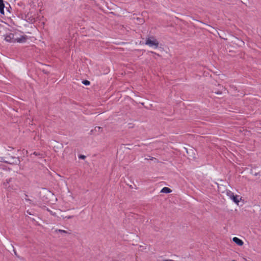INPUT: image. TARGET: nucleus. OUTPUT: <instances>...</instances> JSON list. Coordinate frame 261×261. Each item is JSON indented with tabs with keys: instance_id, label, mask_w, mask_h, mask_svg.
Instances as JSON below:
<instances>
[{
	"instance_id": "obj_1",
	"label": "nucleus",
	"mask_w": 261,
	"mask_h": 261,
	"mask_svg": "<svg viewBox=\"0 0 261 261\" xmlns=\"http://www.w3.org/2000/svg\"><path fill=\"white\" fill-rule=\"evenodd\" d=\"M145 44L150 47H154L156 48L159 46V41L153 36L147 38L145 40Z\"/></svg>"
},
{
	"instance_id": "obj_2",
	"label": "nucleus",
	"mask_w": 261,
	"mask_h": 261,
	"mask_svg": "<svg viewBox=\"0 0 261 261\" xmlns=\"http://www.w3.org/2000/svg\"><path fill=\"white\" fill-rule=\"evenodd\" d=\"M227 195L234 202L239 204L240 202V200L241 199V197L240 196L237 195H234L233 192L230 191H228L226 192Z\"/></svg>"
},
{
	"instance_id": "obj_3",
	"label": "nucleus",
	"mask_w": 261,
	"mask_h": 261,
	"mask_svg": "<svg viewBox=\"0 0 261 261\" xmlns=\"http://www.w3.org/2000/svg\"><path fill=\"white\" fill-rule=\"evenodd\" d=\"M5 39L6 41L9 42H15V38H14V34L13 33H9L6 34L5 36Z\"/></svg>"
},
{
	"instance_id": "obj_4",
	"label": "nucleus",
	"mask_w": 261,
	"mask_h": 261,
	"mask_svg": "<svg viewBox=\"0 0 261 261\" xmlns=\"http://www.w3.org/2000/svg\"><path fill=\"white\" fill-rule=\"evenodd\" d=\"M12 159H13V162L8 161H4V162L10 164H17L20 162V160L19 159V158L16 157H12Z\"/></svg>"
},
{
	"instance_id": "obj_5",
	"label": "nucleus",
	"mask_w": 261,
	"mask_h": 261,
	"mask_svg": "<svg viewBox=\"0 0 261 261\" xmlns=\"http://www.w3.org/2000/svg\"><path fill=\"white\" fill-rule=\"evenodd\" d=\"M233 241L239 246H242L244 244L242 240L237 237H234L232 239Z\"/></svg>"
},
{
	"instance_id": "obj_6",
	"label": "nucleus",
	"mask_w": 261,
	"mask_h": 261,
	"mask_svg": "<svg viewBox=\"0 0 261 261\" xmlns=\"http://www.w3.org/2000/svg\"><path fill=\"white\" fill-rule=\"evenodd\" d=\"M102 132V128L100 126H96L94 129L91 130V134H95V133H100Z\"/></svg>"
},
{
	"instance_id": "obj_7",
	"label": "nucleus",
	"mask_w": 261,
	"mask_h": 261,
	"mask_svg": "<svg viewBox=\"0 0 261 261\" xmlns=\"http://www.w3.org/2000/svg\"><path fill=\"white\" fill-rule=\"evenodd\" d=\"M4 8L5 4L4 3L3 0H0V13L2 14H4Z\"/></svg>"
},
{
	"instance_id": "obj_8",
	"label": "nucleus",
	"mask_w": 261,
	"mask_h": 261,
	"mask_svg": "<svg viewBox=\"0 0 261 261\" xmlns=\"http://www.w3.org/2000/svg\"><path fill=\"white\" fill-rule=\"evenodd\" d=\"M172 192V190L168 187H164L161 192L164 193H170Z\"/></svg>"
},
{
	"instance_id": "obj_9",
	"label": "nucleus",
	"mask_w": 261,
	"mask_h": 261,
	"mask_svg": "<svg viewBox=\"0 0 261 261\" xmlns=\"http://www.w3.org/2000/svg\"><path fill=\"white\" fill-rule=\"evenodd\" d=\"M26 41V38L24 36H21L20 38L15 39V42H24Z\"/></svg>"
},
{
	"instance_id": "obj_10",
	"label": "nucleus",
	"mask_w": 261,
	"mask_h": 261,
	"mask_svg": "<svg viewBox=\"0 0 261 261\" xmlns=\"http://www.w3.org/2000/svg\"><path fill=\"white\" fill-rule=\"evenodd\" d=\"M55 232L57 233V232H60V233H64V234H70V232L66 231V230H63V229H57L55 230Z\"/></svg>"
},
{
	"instance_id": "obj_11",
	"label": "nucleus",
	"mask_w": 261,
	"mask_h": 261,
	"mask_svg": "<svg viewBox=\"0 0 261 261\" xmlns=\"http://www.w3.org/2000/svg\"><path fill=\"white\" fill-rule=\"evenodd\" d=\"M82 83L85 85H89L90 84V82L88 80H83Z\"/></svg>"
},
{
	"instance_id": "obj_12",
	"label": "nucleus",
	"mask_w": 261,
	"mask_h": 261,
	"mask_svg": "<svg viewBox=\"0 0 261 261\" xmlns=\"http://www.w3.org/2000/svg\"><path fill=\"white\" fill-rule=\"evenodd\" d=\"M25 201L29 202L30 203H32V200L30 199H29V198H27L28 197V195L25 194Z\"/></svg>"
},
{
	"instance_id": "obj_13",
	"label": "nucleus",
	"mask_w": 261,
	"mask_h": 261,
	"mask_svg": "<svg viewBox=\"0 0 261 261\" xmlns=\"http://www.w3.org/2000/svg\"><path fill=\"white\" fill-rule=\"evenodd\" d=\"M73 217V216H66L65 217H63V219H71V218H72Z\"/></svg>"
},
{
	"instance_id": "obj_14",
	"label": "nucleus",
	"mask_w": 261,
	"mask_h": 261,
	"mask_svg": "<svg viewBox=\"0 0 261 261\" xmlns=\"http://www.w3.org/2000/svg\"><path fill=\"white\" fill-rule=\"evenodd\" d=\"M47 211L50 213V214L53 215V216H55L56 215V214L55 213H53L51 211L47 209Z\"/></svg>"
},
{
	"instance_id": "obj_15",
	"label": "nucleus",
	"mask_w": 261,
	"mask_h": 261,
	"mask_svg": "<svg viewBox=\"0 0 261 261\" xmlns=\"http://www.w3.org/2000/svg\"><path fill=\"white\" fill-rule=\"evenodd\" d=\"M79 158L81 159H85L86 158V156L84 155H80L79 156Z\"/></svg>"
},
{
	"instance_id": "obj_16",
	"label": "nucleus",
	"mask_w": 261,
	"mask_h": 261,
	"mask_svg": "<svg viewBox=\"0 0 261 261\" xmlns=\"http://www.w3.org/2000/svg\"><path fill=\"white\" fill-rule=\"evenodd\" d=\"M33 154H34V155H35L36 156L40 155V154L39 153L37 152H34Z\"/></svg>"
},
{
	"instance_id": "obj_17",
	"label": "nucleus",
	"mask_w": 261,
	"mask_h": 261,
	"mask_svg": "<svg viewBox=\"0 0 261 261\" xmlns=\"http://www.w3.org/2000/svg\"><path fill=\"white\" fill-rule=\"evenodd\" d=\"M150 53L152 54H155V55H158V56H159L160 55L159 54H156L155 53H154V51H150Z\"/></svg>"
},
{
	"instance_id": "obj_18",
	"label": "nucleus",
	"mask_w": 261,
	"mask_h": 261,
	"mask_svg": "<svg viewBox=\"0 0 261 261\" xmlns=\"http://www.w3.org/2000/svg\"><path fill=\"white\" fill-rule=\"evenodd\" d=\"M215 93H216L217 94H222V92L220 91L215 92Z\"/></svg>"
},
{
	"instance_id": "obj_19",
	"label": "nucleus",
	"mask_w": 261,
	"mask_h": 261,
	"mask_svg": "<svg viewBox=\"0 0 261 261\" xmlns=\"http://www.w3.org/2000/svg\"><path fill=\"white\" fill-rule=\"evenodd\" d=\"M27 213L29 215H31V214L29 211H27Z\"/></svg>"
},
{
	"instance_id": "obj_20",
	"label": "nucleus",
	"mask_w": 261,
	"mask_h": 261,
	"mask_svg": "<svg viewBox=\"0 0 261 261\" xmlns=\"http://www.w3.org/2000/svg\"><path fill=\"white\" fill-rule=\"evenodd\" d=\"M14 253L15 255H17L16 252L15 251H14Z\"/></svg>"
},
{
	"instance_id": "obj_21",
	"label": "nucleus",
	"mask_w": 261,
	"mask_h": 261,
	"mask_svg": "<svg viewBox=\"0 0 261 261\" xmlns=\"http://www.w3.org/2000/svg\"><path fill=\"white\" fill-rule=\"evenodd\" d=\"M153 158H152H152H150V160H153Z\"/></svg>"
},
{
	"instance_id": "obj_22",
	"label": "nucleus",
	"mask_w": 261,
	"mask_h": 261,
	"mask_svg": "<svg viewBox=\"0 0 261 261\" xmlns=\"http://www.w3.org/2000/svg\"><path fill=\"white\" fill-rule=\"evenodd\" d=\"M153 158H152H152H150V160H153Z\"/></svg>"
}]
</instances>
